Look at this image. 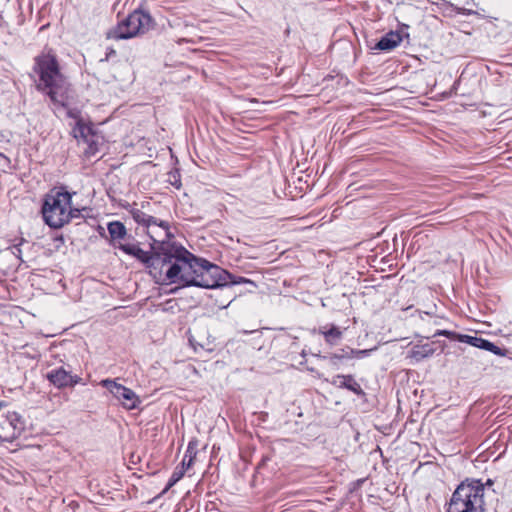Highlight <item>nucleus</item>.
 Returning <instances> with one entry per match:
<instances>
[{"instance_id": "nucleus-1", "label": "nucleus", "mask_w": 512, "mask_h": 512, "mask_svg": "<svg viewBox=\"0 0 512 512\" xmlns=\"http://www.w3.org/2000/svg\"><path fill=\"white\" fill-rule=\"evenodd\" d=\"M129 213L152 240L150 250L145 251L137 245L123 243L118 244V249L143 263L153 278L158 281L167 280L170 283L182 284L185 274L188 272L186 269L184 270L182 261L186 258L192 263V260L180 251L187 250L185 247L170 241L174 235L170 231L169 222L154 217L139 208L133 207Z\"/></svg>"}, {"instance_id": "nucleus-2", "label": "nucleus", "mask_w": 512, "mask_h": 512, "mask_svg": "<svg viewBox=\"0 0 512 512\" xmlns=\"http://www.w3.org/2000/svg\"><path fill=\"white\" fill-rule=\"evenodd\" d=\"M30 76L34 79L36 90L46 96L53 105L68 107L72 85L52 49L44 50L34 57Z\"/></svg>"}, {"instance_id": "nucleus-3", "label": "nucleus", "mask_w": 512, "mask_h": 512, "mask_svg": "<svg viewBox=\"0 0 512 512\" xmlns=\"http://www.w3.org/2000/svg\"><path fill=\"white\" fill-rule=\"evenodd\" d=\"M181 251L192 260V264L186 258L182 261L184 268L186 267V270L189 272H186L181 287L194 286L205 289H215L238 284H251L256 286L252 280L242 276H235L218 265L204 258L197 257L188 250Z\"/></svg>"}, {"instance_id": "nucleus-4", "label": "nucleus", "mask_w": 512, "mask_h": 512, "mask_svg": "<svg viewBox=\"0 0 512 512\" xmlns=\"http://www.w3.org/2000/svg\"><path fill=\"white\" fill-rule=\"evenodd\" d=\"M446 512H485L483 482L475 478L463 480L452 493Z\"/></svg>"}, {"instance_id": "nucleus-5", "label": "nucleus", "mask_w": 512, "mask_h": 512, "mask_svg": "<svg viewBox=\"0 0 512 512\" xmlns=\"http://www.w3.org/2000/svg\"><path fill=\"white\" fill-rule=\"evenodd\" d=\"M64 187L53 189L45 195L41 213L46 225L52 229H60L68 224L67 208L72 204V196Z\"/></svg>"}, {"instance_id": "nucleus-6", "label": "nucleus", "mask_w": 512, "mask_h": 512, "mask_svg": "<svg viewBox=\"0 0 512 512\" xmlns=\"http://www.w3.org/2000/svg\"><path fill=\"white\" fill-rule=\"evenodd\" d=\"M153 26L149 13L135 10L121 20L109 33L108 37L116 40L130 39L148 32Z\"/></svg>"}, {"instance_id": "nucleus-7", "label": "nucleus", "mask_w": 512, "mask_h": 512, "mask_svg": "<svg viewBox=\"0 0 512 512\" xmlns=\"http://www.w3.org/2000/svg\"><path fill=\"white\" fill-rule=\"evenodd\" d=\"M100 385L106 388L126 410H134L141 404L139 396L132 389L117 383L114 379H103Z\"/></svg>"}, {"instance_id": "nucleus-8", "label": "nucleus", "mask_w": 512, "mask_h": 512, "mask_svg": "<svg viewBox=\"0 0 512 512\" xmlns=\"http://www.w3.org/2000/svg\"><path fill=\"white\" fill-rule=\"evenodd\" d=\"M458 341L469 344L473 347L482 350L492 352L493 354L498 356H505L508 353L507 349L500 348L496 346L494 343L490 342L489 340L478 336L460 335L458 337Z\"/></svg>"}, {"instance_id": "nucleus-9", "label": "nucleus", "mask_w": 512, "mask_h": 512, "mask_svg": "<svg viewBox=\"0 0 512 512\" xmlns=\"http://www.w3.org/2000/svg\"><path fill=\"white\" fill-rule=\"evenodd\" d=\"M331 384L340 389H347L358 396H365L364 390L353 375L337 374L333 376Z\"/></svg>"}, {"instance_id": "nucleus-10", "label": "nucleus", "mask_w": 512, "mask_h": 512, "mask_svg": "<svg viewBox=\"0 0 512 512\" xmlns=\"http://www.w3.org/2000/svg\"><path fill=\"white\" fill-rule=\"evenodd\" d=\"M436 351L435 342L415 344L408 351V358L415 362H420L426 358L431 357Z\"/></svg>"}, {"instance_id": "nucleus-11", "label": "nucleus", "mask_w": 512, "mask_h": 512, "mask_svg": "<svg viewBox=\"0 0 512 512\" xmlns=\"http://www.w3.org/2000/svg\"><path fill=\"white\" fill-rule=\"evenodd\" d=\"M402 39L403 37L400 32L390 31L381 37L372 49L390 51L396 48L402 42Z\"/></svg>"}, {"instance_id": "nucleus-12", "label": "nucleus", "mask_w": 512, "mask_h": 512, "mask_svg": "<svg viewBox=\"0 0 512 512\" xmlns=\"http://www.w3.org/2000/svg\"><path fill=\"white\" fill-rule=\"evenodd\" d=\"M46 378L58 389H63L68 387V380H71V372L67 371L64 367H59L49 371Z\"/></svg>"}, {"instance_id": "nucleus-13", "label": "nucleus", "mask_w": 512, "mask_h": 512, "mask_svg": "<svg viewBox=\"0 0 512 512\" xmlns=\"http://www.w3.org/2000/svg\"><path fill=\"white\" fill-rule=\"evenodd\" d=\"M73 135L77 140H82L89 145L91 151L94 150V142L91 140L93 137L92 127L83 123L82 119L76 121V125L73 128Z\"/></svg>"}, {"instance_id": "nucleus-14", "label": "nucleus", "mask_w": 512, "mask_h": 512, "mask_svg": "<svg viewBox=\"0 0 512 512\" xmlns=\"http://www.w3.org/2000/svg\"><path fill=\"white\" fill-rule=\"evenodd\" d=\"M6 420L12 428V432L9 434L14 436V440L20 437L22 432L25 430V420L23 417L19 413L13 411L7 413Z\"/></svg>"}, {"instance_id": "nucleus-15", "label": "nucleus", "mask_w": 512, "mask_h": 512, "mask_svg": "<svg viewBox=\"0 0 512 512\" xmlns=\"http://www.w3.org/2000/svg\"><path fill=\"white\" fill-rule=\"evenodd\" d=\"M107 229L111 238V243H113L114 247L118 248V245H116L115 242L123 240L127 236V229L125 225L120 221H112L108 223Z\"/></svg>"}, {"instance_id": "nucleus-16", "label": "nucleus", "mask_w": 512, "mask_h": 512, "mask_svg": "<svg viewBox=\"0 0 512 512\" xmlns=\"http://www.w3.org/2000/svg\"><path fill=\"white\" fill-rule=\"evenodd\" d=\"M320 333L324 336L325 341L330 345H336L342 338V331L334 324H331L328 329L326 326L320 328Z\"/></svg>"}, {"instance_id": "nucleus-17", "label": "nucleus", "mask_w": 512, "mask_h": 512, "mask_svg": "<svg viewBox=\"0 0 512 512\" xmlns=\"http://www.w3.org/2000/svg\"><path fill=\"white\" fill-rule=\"evenodd\" d=\"M184 474H185V470L183 468L177 467L173 471L170 479L168 480V483L164 489V492L168 491L171 487H173L184 476Z\"/></svg>"}, {"instance_id": "nucleus-18", "label": "nucleus", "mask_w": 512, "mask_h": 512, "mask_svg": "<svg viewBox=\"0 0 512 512\" xmlns=\"http://www.w3.org/2000/svg\"><path fill=\"white\" fill-rule=\"evenodd\" d=\"M167 181L174 186L175 188L179 189L181 187V176L179 170L175 169L168 173V179Z\"/></svg>"}, {"instance_id": "nucleus-19", "label": "nucleus", "mask_w": 512, "mask_h": 512, "mask_svg": "<svg viewBox=\"0 0 512 512\" xmlns=\"http://www.w3.org/2000/svg\"><path fill=\"white\" fill-rule=\"evenodd\" d=\"M350 347H346L341 349L339 352L331 354L328 358L331 362L336 363V361H341L343 359H350L351 355L347 352Z\"/></svg>"}, {"instance_id": "nucleus-20", "label": "nucleus", "mask_w": 512, "mask_h": 512, "mask_svg": "<svg viewBox=\"0 0 512 512\" xmlns=\"http://www.w3.org/2000/svg\"><path fill=\"white\" fill-rule=\"evenodd\" d=\"M461 334H457L456 332H453V331H449V330H437L433 337H437V336H445L449 339H452V340H458V337L460 336Z\"/></svg>"}, {"instance_id": "nucleus-21", "label": "nucleus", "mask_w": 512, "mask_h": 512, "mask_svg": "<svg viewBox=\"0 0 512 512\" xmlns=\"http://www.w3.org/2000/svg\"><path fill=\"white\" fill-rule=\"evenodd\" d=\"M350 355H351V358H363V357H366L369 355V353L371 352V350H367V349H364V350H356V349H353V348H350L349 351H347Z\"/></svg>"}, {"instance_id": "nucleus-22", "label": "nucleus", "mask_w": 512, "mask_h": 512, "mask_svg": "<svg viewBox=\"0 0 512 512\" xmlns=\"http://www.w3.org/2000/svg\"><path fill=\"white\" fill-rule=\"evenodd\" d=\"M26 240L24 238H21L19 240V242L17 244H14L12 246L9 247V249L11 250L12 254L14 256H16L18 259H21V254H22V251H21V248L20 246L25 243Z\"/></svg>"}, {"instance_id": "nucleus-23", "label": "nucleus", "mask_w": 512, "mask_h": 512, "mask_svg": "<svg viewBox=\"0 0 512 512\" xmlns=\"http://www.w3.org/2000/svg\"><path fill=\"white\" fill-rule=\"evenodd\" d=\"M66 214H68V223L73 218H79L81 216V210L78 208H73L71 205H69V208L66 210Z\"/></svg>"}, {"instance_id": "nucleus-24", "label": "nucleus", "mask_w": 512, "mask_h": 512, "mask_svg": "<svg viewBox=\"0 0 512 512\" xmlns=\"http://www.w3.org/2000/svg\"><path fill=\"white\" fill-rule=\"evenodd\" d=\"M67 116L69 118H72V119H75V120H79L81 119L80 117V111L77 109V108H68L67 109Z\"/></svg>"}, {"instance_id": "nucleus-25", "label": "nucleus", "mask_w": 512, "mask_h": 512, "mask_svg": "<svg viewBox=\"0 0 512 512\" xmlns=\"http://www.w3.org/2000/svg\"><path fill=\"white\" fill-rule=\"evenodd\" d=\"M82 379L78 375L71 374V380H68V387H73L79 383H81Z\"/></svg>"}, {"instance_id": "nucleus-26", "label": "nucleus", "mask_w": 512, "mask_h": 512, "mask_svg": "<svg viewBox=\"0 0 512 512\" xmlns=\"http://www.w3.org/2000/svg\"><path fill=\"white\" fill-rule=\"evenodd\" d=\"M12 441H14V436H11L9 433H4V434L0 433V445L3 442H12Z\"/></svg>"}, {"instance_id": "nucleus-27", "label": "nucleus", "mask_w": 512, "mask_h": 512, "mask_svg": "<svg viewBox=\"0 0 512 512\" xmlns=\"http://www.w3.org/2000/svg\"><path fill=\"white\" fill-rule=\"evenodd\" d=\"M186 458H187V454L184 456L183 460H182V466L181 468H183L184 470L188 469L191 464H192V461H193V458L190 457L189 460L186 462Z\"/></svg>"}, {"instance_id": "nucleus-28", "label": "nucleus", "mask_w": 512, "mask_h": 512, "mask_svg": "<svg viewBox=\"0 0 512 512\" xmlns=\"http://www.w3.org/2000/svg\"><path fill=\"white\" fill-rule=\"evenodd\" d=\"M484 484V490L486 489V487H490L493 485V481L491 479H488Z\"/></svg>"}, {"instance_id": "nucleus-29", "label": "nucleus", "mask_w": 512, "mask_h": 512, "mask_svg": "<svg viewBox=\"0 0 512 512\" xmlns=\"http://www.w3.org/2000/svg\"><path fill=\"white\" fill-rule=\"evenodd\" d=\"M5 406H7V403L5 401H0V410Z\"/></svg>"}, {"instance_id": "nucleus-30", "label": "nucleus", "mask_w": 512, "mask_h": 512, "mask_svg": "<svg viewBox=\"0 0 512 512\" xmlns=\"http://www.w3.org/2000/svg\"><path fill=\"white\" fill-rule=\"evenodd\" d=\"M190 450H191V443H189V445H188L187 452H190Z\"/></svg>"}, {"instance_id": "nucleus-31", "label": "nucleus", "mask_w": 512, "mask_h": 512, "mask_svg": "<svg viewBox=\"0 0 512 512\" xmlns=\"http://www.w3.org/2000/svg\"><path fill=\"white\" fill-rule=\"evenodd\" d=\"M302 356L305 357L306 356V352L305 350L302 351Z\"/></svg>"}, {"instance_id": "nucleus-32", "label": "nucleus", "mask_w": 512, "mask_h": 512, "mask_svg": "<svg viewBox=\"0 0 512 512\" xmlns=\"http://www.w3.org/2000/svg\"><path fill=\"white\" fill-rule=\"evenodd\" d=\"M422 313H424L425 315H428V312H421L419 311V314L421 315Z\"/></svg>"}]
</instances>
